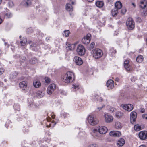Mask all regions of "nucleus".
<instances>
[{"mask_svg":"<svg viewBox=\"0 0 147 147\" xmlns=\"http://www.w3.org/2000/svg\"><path fill=\"white\" fill-rule=\"evenodd\" d=\"M91 35L90 34H87L82 39V43L85 45H87L90 42Z\"/></svg>","mask_w":147,"mask_h":147,"instance_id":"obj_7","label":"nucleus"},{"mask_svg":"<svg viewBox=\"0 0 147 147\" xmlns=\"http://www.w3.org/2000/svg\"><path fill=\"white\" fill-rule=\"evenodd\" d=\"M74 61L76 65H81L83 63L82 59L78 56L74 57Z\"/></svg>","mask_w":147,"mask_h":147,"instance_id":"obj_12","label":"nucleus"},{"mask_svg":"<svg viewBox=\"0 0 147 147\" xmlns=\"http://www.w3.org/2000/svg\"><path fill=\"white\" fill-rule=\"evenodd\" d=\"M50 39V37H47L46 38V40L48 41V40H49Z\"/></svg>","mask_w":147,"mask_h":147,"instance_id":"obj_55","label":"nucleus"},{"mask_svg":"<svg viewBox=\"0 0 147 147\" xmlns=\"http://www.w3.org/2000/svg\"><path fill=\"white\" fill-rule=\"evenodd\" d=\"M19 86L22 90H25L27 88V82L26 81H22L19 83Z\"/></svg>","mask_w":147,"mask_h":147,"instance_id":"obj_11","label":"nucleus"},{"mask_svg":"<svg viewBox=\"0 0 147 147\" xmlns=\"http://www.w3.org/2000/svg\"><path fill=\"white\" fill-rule=\"evenodd\" d=\"M143 60V57L141 55L138 56L136 59V61L140 63L142 62Z\"/></svg>","mask_w":147,"mask_h":147,"instance_id":"obj_28","label":"nucleus"},{"mask_svg":"<svg viewBox=\"0 0 147 147\" xmlns=\"http://www.w3.org/2000/svg\"><path fill=\"white\" fill-rule=\"evenodd\" d=\"M37 96L40 98L43 97L45 95V93L42 91H38L37 92Z\"/></svg>","mask_w":147,"mask_h":147,"instance_id":"obj_24","label":"nucleus"},{"mask_svg":"<svg viewBox=\"0 0 147 147\" xmlns=\"http://www.w3.org/2000/svg\"><path fill=\"white\" fill-rule=\"evenodd\" d=\"M118 10L116 8H115L112 9L111 13L113 16H115L117 15L118 12Z\"/></svg>","mask_w":147,"mask_h":147,"instance_id":"obj_26","label":"nucleus"},{"mask_svg":"<svg viewBox=\"0 0 147 147\" xmlns=\"http://www.w3.org/2000/svg\"><path fill=\"white\" fill-rule=\"evenodd\" d=\"M41 85V83L38 80L34 81L33 82V85L34 87L36 88L39 87Z\"/></svg>","mask_w":147,"mask_h":147,"instance_id":"obj_23","label":"nucleus"},{"mask_svg":"<svg viewBox=\"0 0 147 147\" xmlns=\"http://www.w3.org/2000/svg\"><path fill=\"white\" fill-rule=\"evenodd\" d=\"M94 0H87V1L88 2H92V1H93Z\"/></svg>","mask_w":147,"mask_h":147,"instance_id":"obj_56","label":"nucleus"},{"mask_svg":"<svg viewBox=\"0 0 147 147\" xmlns=\"http://www.w3.org/2000/svg\"><path fill=\"white\" fill-rule=\"evenodd\" d=\"M27 41V39L26 38H24L20 41V44L24 46L26 45Z\"/></svg>","mask_w":147,"mask_h":147,"instance_id":"obj_33","label":"nucleus"},{"mask_svg":"<svg viewBox=\"0 0 147 147\" xmlns=\"http://www.w3.org/2000/svg\"><path fill=\"white\" fill-rule=\"evenodd\" d=\"M9 6L11 5V7L13 5V3L12 2L10 1L9 3Z\"/></svg>","mask_w":147,"mask_h":147,"instance_id":"obj_50","label":"nucleus"},{"mask_svg":"<svg viewBox=\"0 0 147 147\" xmlns=\"http://www.w3.org/2000/svg\"><path fill=\"white\" fill-rule=\"evenodd\" d=\"M125 143V141L123 138H120L117 141V145L118 146L120 147L123 146Z\"/></svg>","mask_w":147,"mask_h":147,"instance_id":"obj_17","label":"nucleus"},{"mask_svg":"<svg viewBox=\"0 0 147 147\" xmlns=\"http://www.w3.org/2000/svg\"><path fill=\"white\" fill-rule=\"evenodd\" d=\"M96 5L98 7L101 8L104 5V3L102 1H98L96 3Z\"/></svg>","mask_w":147,"mask_h":147,"instance_id":"obj_25","label":"nucleus"},{"mask_svg":"<svg viewBox=\"0 0 147 147\" xmlns=\"http://www.w3.org/2000/svg\"><path fill=\"white\" fill-rule=\"evenodd\" d=\"M104 117L105 122L107 123L112 122L114 119L112 115L107 113L104 114Z\"/></svg>","mask_w":147,"mask_h":147,"instance_id":"obj_5","label":"nucleus"},{"mask_svg":"<svg viewBox=\"0 0 147 147\" xmlns=\"http://www.w3.org/2000/svg\"><path fill=\"white\" fill-rule=\"evenodd\" d=\"M94 46L95 43L94 42H92L91 43L90 45V49H93L94 48Z\"/></svg>","mask_w":147,"mask_h":147,"instance_id":"obj_39","label":"nucleus"},{"mask_svg":"<svg viewBox=\"0 0 147 147\" xmlns=\"http://www.w3.org/2000/svg\"><path fill=\"white\" fill-rule=\"evenodd\" d=\"M142 117L143 119L147 120V114H143L142 116Z\"/></svg>","mask_w":147,"mask_h":147,"instance_id":"obj_43","label":"nucleus"},{"mask_svg":"<svg viewBox=\"0 0 147 147\" xmlns=\"http://www.w3.org/2000/svg\"><path fill=\"white\" fill-rule=\"evenodd\" d=\"M88 120L89 123L93 126L96 125L98 122V120L95 115H89L88 117Z\"/></svg>","mask_w":147,"mask_h":147,"instance_id":"obj_2","label":"nucleus"},{"mask_svg":"<svg viewBox=\"0 0 147 147\" xmlns=\"http://www.w3.org/2000/svg\"><path fill=\"white\" fill-rule=\"evenodd\" d=\"M115 109L113 108H111L110 110V111L112 113L115 111Z\"/></svg>","mask_w":147,"mask_h":147,"instance_id":"obj_46","label":"nucleus"},{"mask_svg":"<svg viewBox=\"0 0 147 147\" xmlns=\"http://www.w3.org/2000/svg\"><path fill=\"white\" fill-rule=\"evenodd\" d=\"M139 138L141 140H145L147 139V131H140L138 134Z\"/></svg>","mask_w":147,"mask_h":147,"instance_id":"obj_8","label":"nucleus"},{"mask_svg":"<svg viewBox=\"0 0 147 147\" xmlns=\"http://www.w3.org/2000/svg\"><path fill=\"white\" fill-rule=\"evenodd\" d=\"M31 30V29L30 28V29H28L27 30V32H28V33H31V32H30V30Z\"/></svg>","mask_w":147,"mask_h":147,"instance_id":"obj_54","label":"nucleus"},{"mask_svg":"<svg viewBox=\"0 0 147 147\" xmlns=\"http://www.w3.org/2000/svg\"><path fill=\"white\" fill-rule=\"evenodd\" d=\"M121 134L120 131H111L109 133L110 135L113 137H119L120 136Z\"/></svg>","mask_w":147,"mask_h":147,"instance_id":"obj_10","label":"nucleus"},{"mask_svg":"<svg viewBox=\"0 0 147 147\" xmlns=\"http://www.w3.org/2000/svg\"><path fill=\"white\" fill-rule=\"evenodd\" d=\"M16 106H16V105H15L14 106L15 109L18 111H19L20 110V107H19V105L17 106V107H18V108H17L16 107Z\"/></svg>","mask_w":147,"mask_h":147,"instance_id":"obj_47","label":"nucleus"},{"mask_svg":"<svg viewBox=\"0 0 147 147\" xmlns=\"http://www.w3.org/2000/svg\"><path fill=\"white\" fill-rule=\"evenodd\" d=\"M139 147H146V146L144 145H142L140 146Z\"/></svg>","mask_w":147,"mask_h":147,"instance_id":"obj_53","label":"nucleus"},{"mask_svg":"<svg viewBox=\"0 0 147 147\" xmlns=\"http://www.w3.org/2000/svg\"><path fill=\"white\" fill-rule=\"evenodd\" d=\"M105 106L104 105H103L102 107H98L97 108V109L98 110V111H100L102 109V108H103V107Z\"/></svg>","mask_w":147,"mask_h":147,"instance_id":"obj_48","label":"nucleus"},{"mask_svg":"<svg viewBox=\"0 0 147 147\" xmlns=\"http://www.w3.org/2000/svg\"><path fill=\"white\" fill-rule=\"evenodd\" d=\"M98 132L101 134L106 133L107 131V128L105 126H102L99 128L98 129Z\"/></svg>","mask_w":147,"mask_h":147,"instance_id":"obj_16","label":"nucleus"},{"mask_svg":"<svg viewBox=\"0 0 147 147\" xmlns=\"http://www.w3.org/2000/svg\"><path fill=\"white\" fill-rule=\"evenodd\" d=\"M4 70L3 68H0V75L2 74L4 72Z\"/></svg>","mask_w":147,"mask_h":147,"instance_id":"obj_44","label":"nucleus"},{"mask_svg":"<svg viewBox=\"0 0 147 147\" xmlns=\"http://www.w3.org/2000/svg\"><path fill=\"white\" fill-rule=\"evenodd\" d=\"M74 74L71 71H68L64 75L63 78V81L66 83H69L74 80Z\"/></svg>","mask_w":147,"mask_h":147,"instance_id":"obj_1","label":"nucleus"},{"mask_svg":"<svg viewBox=\"0 0 147 147\" xmlns=\"http://www.w3.org/2000/svg\"><path fill=\"white\" fill-rule=\"evenodd\" d=\"M133 5H134V3H133Z\"/></svg>","mask_w":147,"mask_h":147,"instance_id":"obj_63","label":"nucleus"},{"mask_svg":"<svg viewBox=\"0 0 147 147\" xmlns=\"http://www.w3.org/2000/svg\"><path fill=\"white\" fill-rule=\"evenodd\" d=\"M100 100L101 101H102V98H100Z\"/></svg>","mask_w":147,"mask_h":147,"instance_id":"obj_58","label":"nucleus"},{"mask_svg":"<svg viewBox=\"0 0 147 147\" xmlns=\"http://www.w3.org/2000/svg\"><path fill=\"white\" fill-rule=\"evenodd\" d=\"M88 147H98V146L96 144H92L90 145Z\"/></svg>","mask_w":147,"mask_h":147,"instance_id":"obj_41","label":"nucleus"},{"mask_svg":"<svg viewBox=\"0 0 147 147\" xmlns=\"http://www.w3.org/2000/svg\"><path fill=\"white\" fill-rule=\"evenodd\" d=\"M9 47V45H7V47Z\"/></svg>","mask_w":147,"mask_h":147,"instance_id":"obj_62","label":"nucleus"},{"mask_svg":"<svg viewBox=\"0 0 147 147\" xmlns=\"http://www.w3.org/2000/svg\"><path fill=\"white\" fill-rule=\"evenodd\" d=\"M52 117L54 119L55 117V116H52Z\"/></svg>","mask_w":147,"mask_h":147,"instance_id":"obj_59","label":"nucleus"},{"mask_svg":"<svg viewBox=\"0 0 147 147\" xmlns=\"http://www.w3.org/2000/svg\"><path fill=\"white\" fill-rule=\"evenodd\" d=\"M140 111L142 113H143L145 111V109L143 108H141L140 109Z\"/></svg>","mask_w":147,"mask_h":147,"instance_id":"obj_45","label":"nucleus"},{"mask_svg":"<svg viewBox=\"0 0 147 147\" xmlns=\"http://www.w3.org/2000/svg\"><path fill=\"white\" fill-rule=\"evenodd\" d=\"M123 116V113L120 111H118L116 112L115 114V117L118 119H120L122 118Z\"/></svg>","mask_w":147,"mask_h":147,"instance_id":"obj_18","label":"nucleus"},{"mask_svg":"<svg viewBox=\"0 0 147 147\" xmlns=\"http://www.w3.org/2000/svg\"><path fill=\"white\" fill-rule=\"evenodd\" d=\"M37 62V59L35 58H32L30 60V62L32 64H34Z\"/></svg>","mask_w":147,"mask_h":147,"instance_id":"obj_32","label":"nucleus"},{"mask_svg":"<svg viewBox=\"0 0 147 147\" xmlns=\"http://www.w3.org/2000/svg\"><path fill=\"white\" fill-rule=\"evenodd\" d=\"M25 5L27 7L30 5L31 3V1L29 0H25Z\"/></svg>","mask_w":147,"mask_h":147,"instance_id":"obj_35","label":"nucleus"},{"mask_svg":"<svg viewBox=\"0 0 147 147\" xmlns=\"http://www.w3.org/2000/svg\"><path fill=\"white\" fill-rule=\"evenodd\" d=\"M115 8L118 9H120L122 7V4L120 2L118 1L115 4Z\"/></svg>","mask_w":147,"mask_h":147,"instance_id":"obj_21","label":"nucleus"},{"mask_svg":"<svg viewBox=\"0 0 147 147\" xmlns=\"http://www.w3.org/2000/svg\"><path fill=\"white\" fill-rule=\"evenodd\" d=\"M45 80L47 84H49L50 82V79L48 77H46L45 78Z\"/></svg>","mask_w":147,"mask_h":147,"instance_id":"obj_37","label":"nucleus"},{"mask_svg":"<svg viewBox=\"0 0 147 147\" xmlns=\"http://www.w3.org/2000/svg\"><path fill=\"white\" fill-rule=\"evenodd\" d=\"M134 130L136 131H139L142 129L141 126L138 124L135 125L134 126Z\"/></svg>","mask_w":147,"mask_h":147,"instance_id":"obj_27","label":"nucleus"},{"mask_svg":"<svg viewBox=\"0 0 147 147\" xmlns=\"http://www.w3.org/2000/svg\"><path fill=\"white\" fill-rule=\"evenodd\" d=\"M47 127H50V126L48 125H47Z\"/></svg>","mask_w":147,"mask_h":147,"instance_id":"obj_60","label":"nucleus"},{"mask_svg":"<svg viewBox=\"0 0 147 147\" xmlns=\"http://www.w3.org/2000/svg\"><path fill=\"white\" fill-rule=\"evenodd\" d=\"M129 61L128 60H126L124 62V65L127 70L130 71L132 69V68L129 65Z\"/></svg>","mask_w":147,"mask_h":147,"instance_id":"obj_15","label":"nucleus"},{"mask_svg":"<svg viewBox=\"0 0 147 147\" xmlns=\"http://www.w3.org/2000/svg\"><path fill=\"white\" fill-rule=\"evenodd\" d=\"M119 80V79L118 78H115V81L117 82H118Z\"/></svg>","mask_w":147,"mask_h":147,"instance_id":"obj_52","label":"nucleus"},{"mask_svg":"<svg viewBox=\"0 0 147 147\" xmlns=\"http://www.w3.org/2000/svg\"><path fill=\"white\" fill-rule=\"evenodd\" d=\"M126 24L127 28L129 30H132L134 27V22L131 18H129L127 19Z\"/></svg>","mask_w":147,"mask_h":147,"instance_id":"obj_4","label":"nucleus"},{"mask_svg":"<svg viewBox=\"0 0 147 147\" xmlns=\"http://www.w3.org/2000/svg\"><path fill=\"white\" fill-rule=\"evenodd\" d=\"M20 61L21 62H23L26 60V58L25 57L23 56H20Z\"/></svg>","mask_w":147,"mask_h":147,"instance_id":"obj_34","label":"nucleus"},{"mask_svg":"<svg viewBox=\"0 0 147 147\" xmlns=\"http://www.w3.org/2000/svg\"><path fill=\"white\" fill-rule=\"evenodd\" d=\"M56 86L54 84H51L48 87L49 88H50V89H51L52 90V91H54L56 88Z\"/></svg>","mask_w":147,"mask_h":147,"instance_id":"obj_30","label":"nucleus"},{"mask_svg":"<svg viewBox=\"0 0 147 147\" xmlns=\"http://www.w3.org/2000/svg\"><path fill=\"white\" fill-rule=\"evenodd\" d=\"M107 86L109 89H112L114 87V82L112 80H109L107 82Z\"/></svg>","mask_w":147,"mask_h":147,"instance_id":"obj_14","label":"nucleus"},{"mask_svg":"<svg viewBox=\"0 0 147 147\" xmlns=\"http://www.w3.org/2000/svg\"><path fill=\"white\" fill-rule=\"evenodd\" d=\"M126 11V9L125 8H123L121 11V13L122 14H124Z\"/></svg>","mask_w":147,"mask_h":147,"instance_id":"obj_40","label":"nucleus"},{"mask_svg":"<svg viewBox=\"0 0 147 147\" xmlns=\"http://www.w3.org/2000/svg\"><path fill=\"white\" fill-rule=\"evenodd\" d=\"M6 43H5V45H6Z\"/></svg>","mask_w":147,"mask_h":147,"instance_id":"obj_64","label":"nucleus"},{"mask_svg":"<svg viewBox=\"0 0 147 147\" xmlns=\"http://www.w3.org/2000/svg\"><path fill=\"white\" fill-rule=\"evenodd\" d=\"M1 1H2V0H0V4L1 3Z\"/></svg>","mask_w":147,"mask_h":147,"instance_id":"obj_61","label":"nucleus"},{"mask_svg":"<svg viewBox=\"0 0 147 147\" xmlns=\"http://www.w3.org/2000/svg\"><path fill=\"white\" fill-rule=\"evenodd\" d=\"M146 5L147 2L146 0H144L141 1L140 6L141 8L144 9L146 7Z\"/></svg>","mask_w":147,"mask_h":147,"instance_id":"obj_19","label":"nucleus"},{"mask_svg":"<svg viewBox=\"0 0 147 147\" xmlns=\"http://www.w3.org/2000/svg\"><path fill=\"white\" fill-rule=\"evenodd\" d=\"M130 116L131 122L132 123H133L135 121L137 117V113L134 111H133L130 113Z\"/></svg>","mask_w":147,"mask_h":147,"instance_id":"obj_13","label":"nucleus"},{"mask_svg":"<svg viewBox=\"0 0 147 147\" xmlns=\"http://www.w3.org/2000/svg\"><path fill=\"white\" fill-rule=\"evenodd\" d=\"M78 87V86H76V85H74L73 86V88L74 89H76V88Z\"/></svg>","mask_w":147,"mask_h":147,"instance_id":"obj_51","label":"nucleus"},{"mask_svg":"<svg viewBox=\"0 0 147 147\" xmlns=\"http://www.w3.org/2000/svg\"><path fill=\"white\" fill-rule=\"evenodd\" d=\"M69 1L70 2H71L72 5L74 4L75 2V0H69Z\"/></svg>","mask_w":147,"mask_h":147,"instance_id":"obj_49","label":"nucleus"},{"mask_svg":"<svg viewBox=\"0 0 147 147\" xmlns=\"http://www.w3.org/2000/svg\"><path fill=\"white\" fill-rule=\"evenodd\" d=\"M94 58L95 59L100 58L102 56L103 53L102 51L100 49H96L92 51Z\"/></svg>","mask_w":147,"mask_h":147,"instance_id":"obj_3","label":"nucleus"},{"mask_svg":"<svg viewBox=\"0 0 147 147\" xmlns=\"http://www.w3.org/2000/svg\"><path fill=\"white\" fill-rule=\"evenodd\" d=\"M115 127L117 129H121L122 127V124L119 121H117L115 123Z\"/></svg>","mask_w":147,"mask_h":147,"instance_id":"obj_20","label":"nucleus"},{"mask_svg":"<svg viewBox=\"0 0 147 147\" xmlns=\"http://www.w3.org/2000/svg\"><path fill=\"white\" fill-rule=\"evenodd\" d=\"M66 9L68 11H72L73 8L72 6L69 3H67L66 5Z\"/></svg>","mask_w":147,"mask_h":147,"instance_id":"obj_22","label":"nucleus"},{"mask_svg":"<svg viewBox=\"0 0 147 147\" xmlns=\"http://www.w3.org/2000/svg\"><path fill=\"white\" fill-rule=\"evenodd\" d=\"M70 32L68 30H66L64 31L63 34L64 36L66 37L68 36H69Z\"/></svg>","mask_w":147,"mask_h":147,"instance_id":"obj_31","label":"nucleus"},{"mask_svg":"<svg viewBox=\"0 0 147 147\" xmlns=\"http://www.w3.org/2000/svg\"><path fill=\"white\" fill-rule=\"evenodd\" d=\"M121 107L124 109L128 111H131L133 109V106L131 104H122Z\"/></svg>","mask_w":147,"mask_h":147,"instance_id":"obj_9","label":"nucleus"},{"mask_svg":"<svg viewBox=\"0 0 147 147\" xmlns=\"http://www.w3.org/2000/svg\"><path fill=\"white\" fill-rule=\"evenodd\" d=\"M2 19L0 18V24L2 22Z\"/></svg>","mask_w":147,"mask_h":147,"instance_id":"obj_57","label":"nucleus"},{"mask_svg":"<svg viewBox=\"0 0 147 147\" xmlns=\"http://www.w3.org/2000/svg\"><path fill=\"white\" fill-rule=\"evenodd\" d=\"M75 46L74 45H72L70 46L69 47V49L70 50H73L75 48Z\"/></svg>","mask_w":147,"mask_h":147,"instance_id":"obj_42","label":"nucleus"},{"mask_svg":"<svg viewBox=\"0 0 147 147\" xmlns=\"http://www.w3.org/2000/svg\"><path fill=\"white\" fill-rule=\"evenodd\" d=\"M12 15L11 13L10 12L7 13L5 15V16L7 18H10L12 16Z\"/></svg>","mask_w":147,"mask_h":147,"instance_id":"obj_38","label":"nucleus"},{"mask_svg":"<svg viewBox=\"0 0 147 147\" xmlns=\"http://www.w3.org/2000/svg\"><path fill=\"white\" fill-rule=\"evenodd\" d=\"M98 128H94L93 130V135L94 136H98L97 134L98 132Z\"/></svg>","mask_w":147,"mask_h":147,"instance_id":"obj_29","label":"nucleus"},{"mask_svg":"<svg viewBox=\"0 0 147 147\" xmlns=\"http://www.w3.org/2000/svg\"><path fill=\"white\" fill-rule=\"evenodd\" d=\"M50 88H49V87H48L47 90V92L49 94H51L54 91H52V90Z\"/></svg>","mask_w":147,"mask_h":147,"instance_id":"obj_36","label":"nucleus"},{"mask_svg":"<svg viewBox=\"0 0 147 147\" xmlns=\"http://www.w3.org/2000/svg\"><path fill=\"white\" fill-rule=\"evenodd\" d=\"M77 52L79 55H83L85 53V49L83 45H79L78 46Z\"/></svg>","mask_w":147,"mask_h":147,"instance_id":"obj_6","label":"nucleus"}]
</instances>
